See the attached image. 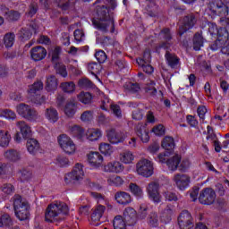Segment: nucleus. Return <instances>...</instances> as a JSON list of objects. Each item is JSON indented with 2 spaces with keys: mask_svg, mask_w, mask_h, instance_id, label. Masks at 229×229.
I'll return each mask as SVG.
<instances>
[{
  "mask_svg": "<svg viewBox=\"0 0 229 229\" xmlns=\"http://www.w3.org/2000/svg\"><path fill=\"white\" fill-rule=\"evenodd\" d=\"M95 12L98 18L92 19V24L96 30L102 31V33H114L115 30V25L114 23V17L110 15L108 7L105 4H101V0H97L94 4Z\"/></svg>",
  "mask_w": 229,
  "mask_h": 229,
  "instance_id": "1",
  "label": "nucleus"
},
{
  "mask_svg": "<svg viewBox=\"0 0 229 229\" xmlns=\"http://www.w3.org/2000/svg\"><path fill=\"white\" fill-rule=\"evenodd\" d=\"M69 215V207L65 202L56 201L55 204H50L45 213V221L47 223H55V221H60L62 216H60Z\"/></svg>",
  "mask_w": 229,
  "mask_h": 229,
  "instance_id": "2",
  "label": "nucleus"
},
{
  "mask_svg": "<svg viewBox=\"0 0 229 229\" xmlns=\"http://www.w3.org/2000/svg\"><path fill=\"white\" fill-rule=\"evenodd\" d=\"M12 199L16 217L20 221L30 219V204L28 201L19 194H15Z\"/></svg>",
  "mask_w": 229,
  "mask_h": 229,
  "instance_id": "3",
  "label": "nucleus"
},
{
  "mask_svg": "<svg viewBox=\"0 0 229 229\" xmlns=\"http://www.w3.org/2000/svg\"><path fill=\"white\" fill-rule=\"evenodd\" d=\"M16 112L21 117L27 121H37V119H38V112L30 105L24 103L16 106Z\"/></svg>",
  "mask_w": 229,
  "mask_h": 229,
  "instance_id": "4",
  "label": "nucleus"
},
{
  "mask_svg": "<svg viewBox=\"0 0 229 229\" xmlns=\"http://www.w3.org/2000/svg\"><path fill=\"white\" fill-rule=\"evenodd\" d=\"M208 11L211 15L216 16L218 15L220 19H225L228 17V5L221 3V4H215V3H209L208 6Z\"/></svg>",
  "mask_w": 229,
  "mask_h": 229,
  "instance_id": "5",
  "label": "nucleus"
},
{
  "mask_svg": "<svg viewBox=\"0 0 229 229\" xmlns=\"http://www.w3.org/2000/svg\"><path fill=\"white\" fill-rule=\"evenodd\" d=\"M58 143L63 151L67 155H72V153L76 151L74 141L65 134H62L58 137Z\"/></svg>",
  "mask_w": 229,
  "mask_h": 229,
  "instance_id": "6",
  "label": "nucleus"
},
{
  "mask_svg": "<svg viewBox=\"0 0 229 229\" xmlns=\"http://www.w3.org/2000/svg\"><path fill=\"white\" fill-rule=\"evenodd\" d=\"M198 22V18L194 13L188 14L183 17L182 25L179 27V35L182 36L189 30H192L196 23Z\"/></svg>",
  "mask_w": 229,
  "mask_h": 229,
  "instance_id": "7",
  "label": "nucleus"
},
{
  "mask_svg": "<svg viewBox=\"0 0 229 229\" xmlns=\"http://www.w3.org/2000/svg\"><path fill=\"white\" fill-rule=\"evenodd\" d=\"M201 205H212L216 201V191L212 188L203 189L199 196Z\"/></svg>",
  "mask_w": 229,
  "mask_h": 229,
  "instance_id": "8",
  "label": "nucleus"
},
{
  "mask_svg": "<svg viewBox=\"0 0 229 229\" xmlns=\"http://www.w3.org/2000/svg\"><path fill=\"white\" fill-rule=\"evenodd\" d=\"M106 137L111 144H119V142H123L124 139L128 137V132L110 129L106 131Z\"/></svg>",
  "mask_w": 229,
  "mask_h": 229,
  "instance_id": "9",
  "label": "nucleus"
},
{
  "mask_svg": "<svg viewBox=\"0 0 229 229\" xmlns=\"http://www.w3.org/2000/svg\"><path fill=\"white\" fill-rule=\"evenodd\" d=\"M178 225L181 229L193 228L192 216L187 210H183L178 216Z\"/></svg>",
  "mask_w": 229,
  "mask_h": 229,
  "instance_id": "10",
  "label": "nucleus"
},
{
  "mask_svg": "<svg viewBox=\"0 0 229 229\" xmlns=\"http://www.w3.org/2000/svg\"><path fill=\"white\" fill-rule=\"evenodd\" d=\"M135 133L141 141L149 142V129L147 123H138L135 126Z\"/></svg>",
  "mask_w": 229,
  "mask_h": 229,
  "instance_id": "11",
  "label": "nucleus"
},
{
  "mask_svg": "<svg viewBox=\"0 0 229 229\" xmlns=\"http://www.w3.org/2000/svg\"><path fill=\"white\" fill-rule=\"evenodd\" d=\"M136 171L137 173H153L155 167L151 161L142 158L136 164Z\"/></svg>",
  "mask_w": 229,
  "mask_h": 229,
  "instance_id": "12",
  "label": "nucleus"
},
{
  "mask_svg": "<svg viewBox=\"0 0 229 229\" xmlns=\"http://www.w3.org/2000/svg\"><path fill=\"white\" fill-rule=\"evenodd\" d=\"M174 180L180 191H185L191 183V177L185 174H177L174 175Z\"/></svg>",
  "mask_w": 229,
  "mask_h": 229,
  "instance_id": "13",
  "label": "nucleus"
},
{
  "mask_svg": "<svg viewBox=\"0 0 229 229\" xmlns=\"http://www.w3.org/2000/svg\"><path fill=\"white\" fill-rule=\"evenodd\" d=\"M148 194L154 203H160V193L158 192V183L150 182L147 187Z\"/></svg>",
  "mask_w": 229,
  "mask_h": 229,
  "instance_id": "14",
  "label": "nucleus"
},
{
  "mask_svg": "<svg viewBox=\"0 0 229 229\" xmlns=\"http://www.w3.org/2000/svg\"><path fill=\"white\" fill-rule=\"evenodd\" d=\"M0 12L7 21H11L12 22L19 21V19H21V13H19L18 11L10 10L4 5H2L0 7Z\"/></svg>",
  "mask_w": 229,
  "mask_h": 229,
  "instance_id": "15",
  "label": "nucleus"
},
{
  "mask_svg": "<svg viewBox=\"0 0 229 229\" xmlns=\"http://www.w3.org/2000/svg\"><path fill=\"white\" fill-rule=\"evenodd\" d=\"M88 160L89 165L93 167V169H98L103 165V156L99 154V152H91L88 155Z\"/></svg>",
  "mask_w": 229,
  "mask_h": 229,
  "instance_id": "16",
  "label": "nucleus"
},
{
  "mask_svg": "<svg viewBox=\"0 0 229 229\" xmlns=\"http://www.w3.org/2000/svg\"><path fill=\"white\" fill-rule=\"evenodd\" d=\"M47 55V50L44 48V47H36L31 48L30 56L34 62H40V60H44Z\"/></svg>",
  "mask_w": 229,
  "mask_h": 229,
  "instance_id": "17",
  "label": "nucleus"
},
{
  "mask_svg": "<svg viewBox=\"0 0 229 229\" xmlns=\"http://www.w3.org/2000/svg\"><path fill=\"white\" fill-rule=\"evenodd\" d=\"M123 219L129 225V226H133L137 223V211L132 208H126L123 211Z\"/></svg>",
  "mask_w": 229,
  "mask_h": 229,
  "instance_id": "18",
  "label": "nucleus"
},
{
  "mask_svg": "<svg viewBox=\"0 0 229 229\" xmlns=\"http://www.w3.org/2000/svg\"><path fill=\"white\" fill-rule=\"evenodd\" d=\"M34 33H37V29L33 25H30L28 27H25L21 29L19 31V38L22 42H26V40H30L31 38V35Z\"/></svg>",
  "mask_w": 229,
  "mask_h": 229,
  "instance_id": "19",
  "label": "nucleus"
},
{
  "mask_svg": "<svg viewBox=\"0 0 229 229\" xmlns=\"http://www.w3.org/2000/svg\"><path fill=\"white\" fill-rule=\"evenodd\" d=\"M106 173H123L124 165L118 161L108 163L104 167Z\"/></svg>",
  "mask_w": 229,
  "mask_h": 229,
  "instance_id": "20",
  "label": "nucleus"
},
{
  "mask_svg": "<svg viewBox=\"0 0 229 229\" xmlns=\"http://www.w3.org/2000/svg\"><path fill=\"white\" fill-rule=\"evenodd\" d=\"M16 126L20 129L23 139H29V137H31V127H30L25 121L17 122Z\"/></svg>",
  "mask_w": 229,
  "mask_h": 229,
  "instance_id": "21",
  "label": "nucleus"
},
{
  "mask_svg": "<svg viewBox=\"0 0 229 229\" xmlns=\"http://www.w3.org/2000/svg\"><path fill=\"white\" fill-rule=\"evenodd\" d=\"M114 199L120 205H128L131 203V196L125 191H118L114 195Z\"/></svg>",
  "mask_w": 229,
  "mask_h": 229,
  "instance_id": "22",
  "label": "nucleus"
},
{
  "mask_svg": "<svg viewBox=\"0 0 229 229\" xmlns=\"http://www.w3.org/2000/svg\"><path fill=\"white\" fill-rule=\"evenodd\" d=\"M12 140V134L9 131L0 129V147L8 148Z\"/></svg>",
  "mask_w": 229,
  "mask_h": 229,
  "instance_id": "23",
  "label": "nucleus"
},
{
  "mask_svg": "<svg viewBox=\"0 0 229 229\" xmlns=\"http://www.w3.org/2000/svg\"><path fill=\"white\" fill-rule=\"evenodd\" d=\"M165 60L167 61L168 65L172 69L178 68V65H180V58L178 56L169 51H166L165 55Z\"/></svg>",
  "mask_w": 229,
  "mask_h": 229,
  "instance_id": "24",
  "label": "nucleus"
},
{
  "mask_svg": "<svg viewBox=\"0 0 229 229\" xmlns=\"http://www.w3.org/2000/svg\"><path fill=\"white\" fill-rule=\"evenodd\" d=\"M208 31L210 35H218V37H228V31H226V29L220 28L217 29V25L216 23H208Z\"/></svg>",
  "mask_w": 229,
  "mask_h": 229,
  "instance_id": "25",
  "label": "nucleus"
},
{
  "mask_svg": "<svg viewBox=\"0 0 229 229\" xmlns=\"http://www.w3.org/2000/svg\"><path fill=\"white\" fill-rule=\"evenodd\" d=\"M76 112H78V106H76V102L70 101L67 102L64 106V114L66 116H68L70 119H72L74 115H76Z\"/></svg>",
  "mask_w": 229,
  "mask_h": 229,
  "instance_id": "26",
  "label": "nucleus"
},
{
  "mask_svg": "<svg viewBox=\"0 0 229 229\" xmlns=\"http://www.w3.org/2000/svg\"><path fill=\"white\" fill-rule=\"evenodd\" d=\"M40 149V144L36 139H29L27 140V150L30 155H37Z\"/></svg>",
  "mask_w": 229,
  "mask_h": 229,
  "instance_id": "27",
  "label": "nucleus"
},
{
  "mask_svg": "<svg viewBox=\"0 0 229 229\" xmlns=\"http://www.w3.org/2000/svg\"><path fill=\"white\" fill-rule=\"evenodd\" d=\"M45 117L47 121L55 124L59 119L58 111L54 107H48L45 110Z\"/></svg>",
  "mask_w": 229,
  "mask_h": 229,
  "instance_id": "28",
  "label": "nucleus"
},
{
  "mask_svg": "<svg viewBox=\"0 0 229 229\" xmlns=\"http://www.w3.org/2000/svg\"><path fill=\"white\" fill-rule=\"evenodd\" d=\"M106 210V208L103 205L97 206L91 214V220L97 223V221H100L103 217V214H105V211Z\"/></svg>",
  "mask_w": 229,
  "mask_h": 229,
  "instance_id": "29",
  "label": "nucleus"
},
{
  "mask_svg": "<svg viewBox=\"0 0 229 229\" xmlns=\"http://www.w3.org/2000/svg\"><path fill=\"white\" fill-rule=\"evenodd\" d=\"M161 34L163 35L165 40H166V42L162 43L159 46V48H163V49H169V47H171V46H173V43L169 42L171 40V38H173V37L171 36V30L169 29H164L161 31Z\"/></svg>",
  "mask_w": 229,
  "mask_h": 229,
  "instance_id": "30",
  "label": "nucleus"
},
{
  "mask_svg": "<svg viewBox=\"0 0 229 229\" xmlns=\"http://www.w3.org/2000/svg\"><path fill=\"white\" fill-rule=\"evenodd\" d=\"M80 180H83V174L67 173L64 175L65 183H76V182H80Z\"/></svg>",
  "mask_w": 229,
  "mask_h": 229,
  "instance_id": "31",
  "label": "nucleus"
},
{
  "mask_svg": "<svg viewBox=\"0 0 229 229\" xmlns=\"http://www.w3.org/2000/svg\"><path fill=\"white\" fill-rule=\"evenodd\" d=\"M58 89V81L55 75H51L47 79L46 90L47 92H53V90H56Z\"/></svg>",
  "mask_w": 229,
  "mask_h": 229,
  "instance_id": "32",
  "label": "nucleus"
},
{
  "mask_svg": "<svg viewBox=\"0 0 229 229\" xmlns=\"http://www.w3.org/2000/svg\"><path fill=\"white\" fill-rule=\"evenodd\" d=\"M103 135V131L100 129H89L87 132L89 140H99Z\"/></svg>",
  "mask_w": 229,
  "mask_h": 229,
  "instance_id": "33",
  "label": "nucleus"
},
{
  "mask_svg": "<svg viewBox=\"0 0 229 229\" xmlns=\"http://www.w3.org/2000/svg\"><path fill=\"white\" fill-rule=\"evenodd\" d=\"M4 157L11 162H17L21 160V153L19 151L11 148L4 153Z\"/></svg>",
  "mask_w": 229,
  "mask_h": 229,
  "instance_id": "34",
  "label": "nucleus"
},
{
  "mask_svg": "<svg viewBox=\"0 0 229 229\" xmlns=\"http://www.w3.org/2000/svg\"><path fill=\"white\" fill-rule=\"evenodd\" d=\"M147 222L152 228H157L159 222L158 214L155 211L150 212L147 218Z\"/></svg>",
  "mask_w": 229,
  "mask_h": 229,
  "instance_id": "35",
  "label": "nucleus"
},
{
  "mask_svg": "<svg viewBox=\"0 0 229 229\" xmlns=\"http://www.w3.org/2000/svg\"><path fill=\"white\" fill-rule=\"evenodd\" d=\"M69 131L73 137H78L79 139H81L85 135V130L80 125L71 126Z\"/></svg>",
  "mask_w": 229,
  "mask_h": 229,
  "instance_id": "36",
  "label": "nucleus"
},
{
  "mask_svg": "<svg viewBox=\"0 0 229 229\" xmlns=\"http://www.w3.org/2000/svg\"><path fill=\"white\" fill-rule=\"evenodd\" d=\"M63 92L66 94H72L76 90V84L73 81L63 82L60 85Z\"/></svg>",
  "mask_w": 229,
  "mask_h": 229,
  "instance_id": "37",
  "label": "nucleus"
},
{
  "mask_svg": "<svg viewBox=\"0 0 229 229\" xmlns=\"http://www.w3.org/2000/svg\"><path fill=\"white\" fill-rule=\"evenodd\" d=\"M54 1L57 4V6L61 8V10H69V8H74V4H76V0H68L66 3H64V0Z\"/></svg>",
  "mask_w": 229,
  "mask_h": 229,
  "instance_id": "38",
  "label": "nucleus"
},
{
  "mask_svg": "<svg viewBox=\"0 0 229 229\" xmlns=\"http://www.w3.org/2000/svg\"><path fill=\"white\" fill-rule=\"evenodd\" d=\"M128 223L123 219L122 216H114L113 220L114 229H126Z\"/></svg>",
  "mask_w": 229,
  "mask_h": 229,
  "instance_id": "39",
  "label": "nucleus"
},
{
  "mask_svg": "<svg viewBox=\"0 0 229 229\" xmlns=\"http://www.w3.org/2000/svg\"><path fill=\"white\" fill-rule=\"evenodd\" d=\"M161 146L164 149H166V151L174 149V139H173V137L166 136L164 138Z\"/></svg>",
  "mask_w": 229,
  "mask_h": 229,
  "instance_id": "40",
  "label": "nucleus"
},
{
  "mask_svg": "<svg viewBox=\"0 0 229 229\" xmlns=\"http://www.w3.org/2000/svg\"><path fill=\"white\" fill-rule=\"evenodd\" d=\"M79 101L81 103H83V105H90L92 103V95L89 92H81L77 96Z\"/></svg>",
  "mask_w": 229,
  "mask_h": 229,
  "instance_id": "41",
  "label": "nucleus"
},
{
  "mask_svg": "<svg viewBox=\"0 0 229 229\" xmlns=\"http://www.w3.org/2000/svg\"><path fill=\"white\" fill-rule=\"evenodd\" d=\"M180 160L181 158L178 156H174V157L167 160L166 165H168L170 171H176L178 169Z\"/></svg>",
  "mask_w": 229,
  "mask_h": 229,
  "instance_id": "42",
  "label": "nucleus"
},
{
  "mask_svg": "<svg viewBox=\"0 0 229 229\" xmlns=\"http://www.w3.org/2000/svg\"><path fill=\"white\" fill-rule=\"evenodd\" d=\"M203 47V37L199 33H196L193 38V49L199 51Z\"/></svg>",
  "mask_w": 229,
  "mask_h": 229,
  "instance_id": "43",
  "label": "nucleus"
},
{
  "mask_svg": "<svg viewBox=\"0 0 229 229\" xmlns=\"http://www.w3.org/2000/svg\"><path fill=\"white\" fill-rule=\"evenodd\" d=\"M147 13L150 17H156L157 15V4L151 0L147 1V6H146Z\"/></svg>",
  "mask_w": 229,
  "mask_h": 229,
  "instance_id": "44",
  "label": "nucleus"
},
{
  "mask_svg": "<svg viewBox=\"0 0 229 229\" xmlns=\"http://www.w3.org/2000/svg\"><path fill=\"white\" fill-rule=\"evenodd\" d=\"M134 157L133 153L129 150H125L121 154L120 160L123 162V164H131L133 162Z\"/></svg>",
  "mask_w": 229,
  "mask_h": 229,
  "instance_id": "45",
  "label": "nucleus"
},
{
  "mask_svg": "<svg viewBox=\"0 0 229 229\" xmlns=\"http://www.w3.org/2000/svg\"><path fill=\"white\" fill-rule=\"evenodd\" d=\"M55 69L56 74H60L63 78H67V67L62 63H55Z\"/></svg>",
  "mask_w": 229,
  "mask_h": 229,
  "instance_id": "46",
  "label": "nucleus"
},
{
  "mask_svg": "<svg viewBox=\"0 0 229 229\" xmlns=\"http://www.w3.org/2000/svg\"><path fill=\"white\" fill-rule=\"evenodd\" d=\"M15 42V34L14 33H7L4 37V44L5 47H12Z\"/></svg>",
  "mask_w": 229,
  "mask_h": 229,
  "instance_id": "47",
  "label": "nucleus"
},
{
  "mask_svg": "<svg viewBox=\"0 0 229 229\" xmlns=\"http://www.w3.org/2000/svg\"><path fill=\"white\" fill-rule=\"evenodd\" d=\"M138 65H140L146 74H152L154 68L149 63H144V60H137Z\"/></svg>",
  "mask_w": 229,
  "mask_h": 229,
  "instance_id": "48",
  "label": "nucleus"
},
{
  "mask_svg": "<svg viewBox=\"0 0 229 229\" xmlns=\"http://www.w3.org/2000/svg\"><path fill=\"white\" fill-rule=\"evenodd\" d=\"M88 71H89L93 76L98 78V74H99V72L101 71V64L97 63H90L88 64Z\"/></svg>",
  "mask_w": 229,
  "mask_h": 229,
  "instance_id": "49",
  "label": "nucleus"
},
{
  "mask_svg": "<svg viewBox=\"0 0 229 229\" xmlns=\"http://www.w3.org/2000/svg\"><path fill=\"white\" fill-rule=\"evenodd\" d=\"M107 182L109 185H114L115 187H120V185H123V183H124V181L123 180V178H121V176L114 175L107 179Z\"/></svg>",
  "mask_w": 229,
  "mask_h": 229,
  "instance_id": "50",
  "label": "nucleus"
},
{
  "mask_svg": "<svg viewBox=\"0 0 229 229\" xmlns=\"http://www.w3.org/2000/svg\"><path fill=\"white\" fill-rule=\"evenodd\" d=\"M42 89H44V83H42V81H37L30 87L29 93L33 96L34 94L39 92V90H42Z\"/></svg>",
  "mask_w": 229,
  "mask_h": 229,
  "instance_id": "51",
  "label": "nucleus"
},
{
  "mask_svg": "<svg viewBox=\"0 0 229 229\" xmlns=\"http://www.w3.org/2000/svg\"><path fill=\"white\" fill-rule=\"evenodd\" d=\"M129 189L131 192H132V194L136 196V198H142V195H143L142 189L139 187V185L135 183H131L129 186Z\"/></svg>",
  "mask_w": 229,
  "mask_h": 229,
  "instance_id": "52",
  "label": "nucleus"
},
{
  "mask_svg": "<svg viewBox=\"0 0 229 229\" xmlns=\"http://www.w3.org/2000/svg\"><path fill=\"white\" fill-rule=\"evenodd\" d=\"M0 219L2 223V228L4 226H12V225H13V221H12V217L10 216V215L6 213L0 215Z\"/></svg>",
  "mask_w": 229,
  "mask_h": 229,
  "instance_id": "53",
  "label": "nucleus"
},
{
  "mask_svg": "<svg viewBox=\"0 0 229 229\" xmlns=\"http://www.w3.org/2000/svg\"><path fill=\"white\" fill-rule=\"evenodd\" d=\"M0 117H5V119H15L17 117V114L15 112L10 110V109H0Z\"/></svg>",
  "mask_w": 229,
  "mask_h": 229,
  "instance_id": "54",
  "label": "nucleus"
},
{
  "mask_svg": "<svg viewBox=\"0 0 229 229\" xmlns=\"http://www.w3.org/2000/svg\"><path fill=\"white\" fill-rule=\"evenodd\" d=\"M99 151L103 155H112V153H114V150L112 149V146L108 143H100Z\"/></svg>",
  "mask_w": 229,
  "mask_h": 229,
  "instance_id": "55",
  "label": "nucleus"
},
{
  "mask_svg": "<svg viewBox=\"0 0 229 229\" xmlns=\"http://www.w3.org/2000/svg\"><path fill=\"white\" fill-rule=\"evenodd\" d=\"M225 42V38H218L216 41H214L211 46L210 49L212 51H217V49H220V51L223 49V44Z\"/></svg>",
  "mask_w": 229,
  "mask_h": 229,
  "instance_id": "56",
  "label": "nucleus"
},
{
  "mask_svg": "<svg viewBox=\"0 0 229 229\" xmlns=\"http://www.w3.org/2000/svg\"><path fill=\"white\" fill-rule=\"evenodd\" d=\"M125 89L129 90V92H131L132 94H135L137 92L140 91V85L137 82H129L128 84L125 85Z\"/></svg>",
  "mask_w": 229,
  "mask_h": 229,
  "instance_id": "57",
  "label": "nucleus"
},
{
  "mask_svg": "<svg viewBox=\"0 0 229 229\" xmlns=\"http://www.w3.org/2000/svg\"><path fill=\"white\" fill-rule=\"evenodd\" d=\"M94 119V112L92 111H85L81 115V121L83 123H89Z\"/></svg>",
  "mask_w": 229,
  "mask_h": 229,
  "instance_id": "58",
  "label": "nucleus"
},
{
  "mask_svg": "<svg viewBox=\"0 0 229 229\" xmlns=\"http://www.w3.org/2000/svg\"><path fill=\"white\" fill-rule=\"evenodd\" d=\"M79 87H81V89H92L94 83H92L90 80L84 78L79 81Z\"/></svg>",
  "mask_w": 229,
  "mask_h": 229,
  "instance_id": "59",
  "label": "nucleus"
},
{
  "mask_svg": "<svg viewBox=\"0 0 229 229\" xmlns=\"http://www.w3.org/2000/svg\"><path fill=\"white\" fill-rule=\"evenodd\" d=\"M1 191L4 194L10 195L15 192V187H13L12 183H5L1 187Z\"/></svg>",
  "mask_w": 229,
  "mask_h": 229,
  "instance_id": "60",
  "label": "nucleus"
},
{
  "mask_svg": "<svg viewBox=\"0 0 229 229\" xmlns=\"http://www.w3.org/2000/svg\"><path fill=\"white\" fill-rule=\"evenodd\" d=\"M110 108L115 117H117L118 119H121L123 117V111H121V106H119V105L111 104Z\"/></svg>",
  "mask_w": 229,
  "mask_h": 229,
  "instance_id": "61",
  "label": "nucleus"
},
{
  "mask_svg": "<svg viewBox=\"0 0 229 229\" xmlns=\"http://www.w3.org/2000/svg\"><path fill=\"white\" fill-rule=\"evenodd\" d=\"M95 58L98 60L100 64H105L106 62V54L103 50H99L96 52Z\"/></svg>",
  "mask_w": 229,
  "mask_h": 229,
  "instance_id": "62",
  "label": "nucleus"
},
{
  "mask_svg": "<svg viewBox=\"0 0 229 229\" xmlns=\"http://www.w3.org/2000/svg\"><path fill=\"white\" fill-rule=\"evenodd\" d=\"M155 135L162 136L165 133V128L162 124H158L152 129Z\"/></svg>",
  "mask_w": 229,
  "mask_h": 229,
  "instance_id": "63",
  "label": "nucleus"
},
{
  "mask_svg": "<svg viewBox=\"0 0 229 229\" xmlns=\"http://www.w3.org/2000/svg\"><path fill=\"white\" fill-rule=\"evenodd\" d=\"M98 123L99 124H108L110 123V118L106 117V115H105V114L100 113L98 116Z\"/></svg>",
  "mask_w": 229,
  "mask_h": 229,
  "instance_id": "64",
  "label": "nucleus"
}]
</instances>
